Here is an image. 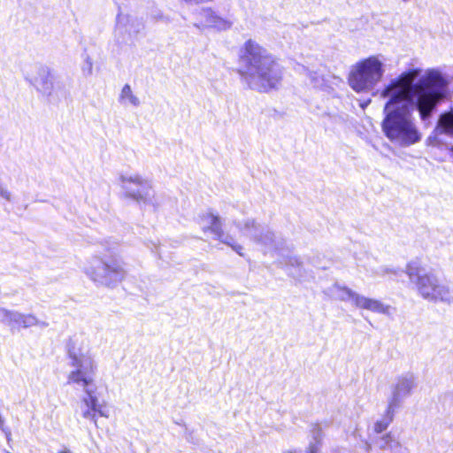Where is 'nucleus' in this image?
<instances>
[{"instance_id": "f257e3e1", "label": "nucleus", "mask_w": 453, "mask_h": 453, "mask_svg": "<svg viewBox=\"0 0 453 453\" xmlns=\"http://www.w3.org/2000/svg\"><path fill=\"white\" fill-rule=\"evenodd\" d=\"M448 85L447 77L434 68L411 69L392 80L380 92V97L388 98L381 125L386 137L400 147L419 142L422 133L406 100L417 110L423 124L428 126L436 106L446 96Z\"/></svg>"}, {"instance_id": "f03ea898", "label": "nucleus", "mask_w": 453, "mask_h": 453, "mask_svg": "<svg viewBox=\"0 0 453 453\" xmlns=\"http://www.w3.org/2000/svg\"><path fill=\"white\" fill-rule=\"evenodd\" d=\"M237 73L250 88L263 92L277 88L282 78L276 58L253 40H248L240 50Z\"/></svg>"}, {"instance_id": "7ed1b4c3", "label": "nucleus", "mask_w": 453, "mask_h": 453, "mask_svg": "<svg viewBox=\"0 0 453 453\" xmlns=\"http://www.w3.org/2000/svg\"><path fill=\"white\" fill-rule=\"evenodd\" d=\"M404 272L418 295L423 299L434 303H447L453 301V295L449 287L435 273L426 271L419 260L415 259L408 262Z\"/></svg>"}, {"instance_id": "20e7f679", "label": "nucleus", "mask_w": 453, "mask_h": 453, "mask_svg": "<svg viewBox=\"0 0 453 453\" xmlns=\"http://www.w3.org/2000/svg\"><path fill=\"white\" fill-rule=\"evenodd\" d=\"M386 72L387 58L383 54L370 55L351 66L349 85L357 93H371L383 81Z\"/></svg>"}, {"instance_id": "39448f33", "label": "nucleus", "mask_w": 453, "mask_h": 453, "mask_svg": "<svg viewBox=\"0 0 453 453\" xmlns=\"http://www.w3.org/2000/svg\"><path fill=\"white\" fill-rule=\"evenodd\" d=\"M70 365L73 368L68 374L67 382L89 383L95 379L96 365L92 356L88 342L82 336L70 339L67 346Z\"/></svg>"}, {"instance_id": "423d86ee", "label": "nucleus", "mask_w": 453, "mask_h": 453, "mask_svg": "<svg viewBox=\"0 0 453 453\" xmlns=\"http://www.w3.org/2000/svg\"><path fill=\"white\" fill-rule=\"evenodd\" d=\"M83 272L95 284L106 288L117 287L127 275L123 262L100 257L88 258L83 265Z\"/></svg>"}, {"instance_id": "0eeeda50", "label": "nucleus", "mask_w": 453, "mask_h": 453, "mask_svg": "<svg viewBox=\"0 0 453 453\" xmlns=\"http://www.w3.org/2000/svg\"><path fill=\"white\" fill-rule=\"evenodd\" d=\"M122 196L139 204L153 205L155 190L151 180L139 174H121L119 177Z\"/></svg>"}, {"instance_id": "6e6552de", "label": "nucleus", "mask_w": 453, "mask_h": 453, "mask_svg": "<svg viewBox=\"0 0 453 453\" xmlns=\"http://www.w3.org/2000/svg\"><path fill=\"white\" fill-rule=\"evenodd\" d=\"M237 226L247 237L258 245L264 253L273 254L282 250L281 239L255 219H248L242 223L239 222Z\"/></svg>"}, {"instance_id": "1a4fd4ad", "label": "nucleus", "mask_w": 453, "mask_h": 453, "mask_svg": "<svg viewBox=\"0 0 453 453\" xmlns=\"http://www.w3.org/2000/svg\"><path fill=\"white\" fill-rule=\"evenodd\" d=\"M67 383L75 384L81 387L85 393V396L81 400L78 410L80 415L83 418L93 422L96 426V414L104 418H109L108 411L104 407V405L99 404L98 398L96 395V386L95 384V379H91L88 384L83 382Z\"/></svg>"}, {"instance_id": "9d476101", "label": "nucleus", "mask_w": 453, "mask_h": 453, "mask_svg": "<svg viewBox=\"0 0 453 453\" xmlns=\"http://www.w3.org/2000/svg\"><path fill=\"white\" fill-rule=\"evenodd\" d=\"M199 225L203 233H211L215 240L226 244L240 256H243V247L238 244L232 235L224 233L222 221L218 215L210 211L203 213L199 216Z\"/></svg>"}, {"instance_id": "9b49d317", "label": "nucleus", "mask_w": 453, "mask_h": 453, "mask_svg": "<svg viewBox=\"0 0 453 453\" xmlns=\"http://www.w3.org/2000/svg\"><path fill=\"white\" fill-rule=\"evenodd\" d=\"M416 385V377L410 372L402 374L395 379L391 386V395L388 401L390 412L396 411L403 400L411 395Z\"/></svg>"}, {"instance_id": "f8f14e48", "label": "nucleus", "mask_w": 453, "mask_h": 453, "mask_svg": "<svg viewBox=\"0 0 453 453\" xmlns=\"http://www.w3.org/2000/svg\"><path fill=\"white\" fill-rule=\"evenodd\" d=\"M30 82L45 96H50L54 90V78L47 67H36L35 74L30 77Z\"/></svg>"}, {"instance_id": "ddd939ff", "label": "nucleus", "mask_w": 453, "mask_h": 453, "mask_svg": "<svg viewBox=\"0 0 453 453\" xmlns=\"http://www.w3.org/2000/svg\"><path fill=\"white\" fill-rule=\"evenodd\" d=\"M197 15L198 19L195 26L198 28L212 27L218 30H226L231 27L228 20L218 16L211 9H202Z\"/></svg>"}, {"instance_id": "4468645a", "label": "nucleus", "mask_w": 453, "mask_h": 453, "mask_svg": "<svg viewBox=\"0 0 453 453\" xmlns=\"http://www.w3.org/2000/svg\"><path fill=\"white\" fill-rule=\"evenodd\" d=\"M355 307L358 309L368 310L370 311L380 313V314H388L389 312V306L384 304L378 299L366 297L358 293V296L356 297Z\"/></svg>"}, {"instance_id": "2eb2a0df", "label": "nucleus", "mask_w": 453, "mask_h": 453, "mask_svg": "<svg viewBox=\"0 0 453 453\" xmlns=\"http://www.w3.org/2000/svg\"><path fill=\"white\" fill-rule=\"evenodd\" d=\"M328 295L336 300L350 302L352 305H355L356 297L358 296V293L348 287L335 283L328 288Z\"/></svg>"}, {"instance_id": "dca6fc26", "label": "nucleus", "mask_w": 453, "mask_h": 453, "mask_svg": "<svg viewBox=\"0 0 453 453\" xmlns=\"http://www.w3.org/2000/svg\"><path fill=\"white\" fill-rule=\"evenodd\" d=\"M12 325L11 326H17L22 328H28L35 326H47V323L40 321L35 316L32 314H24L19 311H13Z\"/></svg>"}, {"instance_id": "f3484780", "label": "nucleus", "mask_w": 453, "mask_h": 453, "mask_svg": "<svg viewBox=\"0 0 453 453\" xmlns=\"http://www.w3.org/2000/svg\"><path fill=\"white\" fill-rule=\"evenodd\" d=\"M434 133L435 135L446 134L453 136V110L443 112L439 116Z\"/></svg>"}, {"instance_id": "a211bd4d", "label": "nucleus", "mask_w": 453, "mask_h": 453, "mask_svg": "<svg viewBox=\"0 0 453 453\" xmlns=\"http://www.w3.org/2000/svg\"><path fill=\"white\" fill-rule=\"evenodd\" d=\"M119 102L124 106L138 107L141 104L140 98L134 93L129 84H125L121 88Z\"/></svg>"}, {"instance_id": "6ab92c4d", "label": "nucleus", "mask_w": 453, "mask_h": 453, "mask_svg": "<svg viewBox=\"0 0 453 453\" xmlns=\"http://www.w3.org/2000/svg\"><path fill=\"white\" fill-rule=\"evenodd\" d=\"M303 72L315 88L324 90H326L329 88L328 80L324 76V74L320 73L319 71L303 67Z\"/></svg>"}, {"instance_id": "aec40b11", "label": "nucleus", "mask_w": 453, "mask_h": 453, "mask_svg": "<svg viewBox=\"0 0 453 453\" xmlns=\"http://www.w3.org/2000/svg\"><path fill=\"white\" fill-rule=\"evenodd\" d=\"M135 25V21L129 19L128 17L124 15H118L115 33L117 35H122L123 33L127 32L128 35L131 36V34L133 32L137 33L136 30H134Z\"/></svg>"}, {"instance_id": "412c9836", "label": "nucleus", "mask_w": 453, "mask_h": 453, "mask_svg": "<svg viewBox=\"0 0 453 453\" xmlns=\"http://www.w3.org/2000/svg\"><path fill=\"white\" fill-rule=\"evenodd\" d=\"M395 412V411L390 412L389 406L388 405L385 417L383 418V419L377 421L375 423L374 431L376 433H382L383 431H385L389 426V424L393 421Z\"/></svg>"}, {"instance_id": "4be33fe9", "label": "nucleus", "mask_w": 453, "mask_h": 453, "mask_svg": "<svg viewBox=\"0 0 453 453\" xmlns=\"http://www.w3.org/2000/svg\"><path fill=\"white\" fill-rule=\"evenodd\" d=\"M313 440H314V441L310 442V445L306 450V453H319L320 440H321V434H320L319 429H316L313 432Z\"/></svg>"}, {"instance_id": "5701e85b", "label": "nucleus", "mask_w": 453, "mask_h": 453, "mask_svg": "<svg viewBox=\"0 0 453 453\" xmlns=\"http://www.w3.org/2000/svg\"><path fill=\"white\" fill-rule=\"evenodd\" d=\"M14 311H9L0 307V323L6 324L8 326L12 325V315Z\"/></svg>"}, {"instance_id": "b1692460", "label": "nucleus", "mask_w": 453, "mask_h": 453, "mask_svg": "<svg viewBox=\"0 0 453 453\" xmlns=\"http://www.w3.org/2000/svg\"><path fill=\"white\" fill-rule=\"evenodd\" d=\"M0 197L5 201L10 202L12 200V193L7 187L0 182Z\"/></svg>"}, {"instance_id": "393cba45", "label": "nucleus", "mask_w": 453, "mask_h": 453, "mask_svg": "<svg viewBox=\"0 0 453 453\" xmlns=\"http://www.w3.org/2000/svg\"><path fill=\"white\" fill-rule=\"evenodd\" d=\"M378 274L384 276L387 274H396V270L388 266H381L379 269Z\"/></svg>"}, {"instance_id": "a878e982", "label": "nucleus", "mask_w": 453, "mask_h": 453, "mask_svg": "<svg viewBox=\"0 0 453 453\" xmlns=\"http://www.w3.org/2000/svg\"><path fill=\"white\" fill-rule=\"evenodd\" d=\"M83 71L87 75H91L93 71V63L89 58H87L85 60V65L83 67Z\"/></svg>"}, {"instance_id": "bb28decb", "label": "nucleus", "mask_w": 453, "mask_h": 453, "mask_svg": "<svg viewBox=\"0 0 453 453\" xmlns=\"http://www.w3.org/2000/svg\"><path fill=\"white\" fill-rule=\"evenodd\" d=\"M57 453H73L70 449L64 447L60 450H58Z\"/></svg>"}, {"instance_id": "cd10ccee", "label": "nucleus", "mask_w": 453, "mask_h": 453, "mask_svg": "<svg viewBox=\"0 0 453 453\" xmlns=\"http://www.w3.org/2000/svg\"><path fill=\"white\" fill-rule=\"evenodd\" d=\"M333 79L336 81H341V79L336 76H333Z\"/></svg>"}, {"instance_id": "c85d7f7f", "label": "nucleus", "mask_w": 453, "mask_h": 453, "mask_svg": "<svg viewBox=\"0 0 453 453\" xmlns=\"http://www.w3.org/2000/svg\"><path fill=\"white\" fill-rule=\"evenodd\" d=\"M284 453H296V452H295V451H293V450H287V451H285Z\"/></svg>"}, {"instance_id": "c756f323", "label": "nucleus", "mask_w": 453, "mask_h": 453, "mask_svg": "<svg viewBox=\"0 0 453 453\" xmlns=\"http://www.w3.org/2000/svg\"><path fill=\"white\" fill-rule=\"evenodd\" d=\"M431 140H432V137L431 136L428 137V141H429L430 143H432Z\"/></svg>"}, {"instance_id": "7c9ffc66", "label": "nucleus", "mask_w": 453, "mask_h": 453, "mask_svg": "<svg viewBox=\"0 0 453 453\" xmlns=\"http://www.w3.org/2000/svg\"><path fill=\"white\" fill-rule=\"evenodd\" d=\"M6 453H11V452H9V451H6Z\"/></svg>"}]
</instances>
